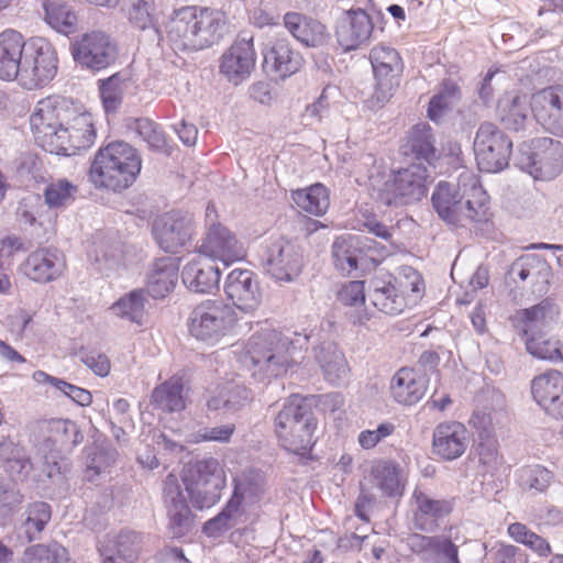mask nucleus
I'll return each mask as SVG.
<instances>
[{"mask_svg":"<svg viewBox=\"0 0 563 563\" xmlns=\"http://www.w3.org/2000/svg\"><path fill=\"white\" fill-rule=\"evenodd\" d=\"M309 336L298 332L291 335L272 329L254 333L245 344L244 364L252 365V375L258 380H271L286 374L303 358Z\"/></svg>","mask_w":563,"mask_h":563,"instance_id":"obj_1","label":"nucleus"},{"mask_svg":"<svg viewBox=\"0 0 563 563\" xmlns=\"http://www.w3.org/2000/svg\"><path fill=\"white\" fill-rule=\"evenodd\" d=\"M357 224L360 229L366 230L368 233L385 241H389L393 238V228L379 221L373 213H362L361 218L357 219Z\"/></svg>","mask_w":563,"mask_h":563,"instance_id":"obj_62","label":"nucleus"},{"mask_svg":"<svg viewBox=\"0 0 563 563\" xmlns=\"http://www.w3.org/2000/svg\"><path fill=\"white\" fill-rule=\"evenodd\" d=\"M302 64L301 54L292 48L287 38H277L264 54L265 71L278 79H286L296 74Z\"/></svg>","mask_w":563,"mask_h":563,"instance_id":"obj_32","label":"nucleus"},{"mask_svg":"<svg viewBox=\"0 0 563 563\" xmlns=\"http://www.w3.org/2000/svg\"><path fill=\"white\" fill-rule=\"evenodd\" d=\"M51 517V507L46 503L35 501L27 507L23 527L29 541L34 540L44 530Z\"/></svg>","mask_w":563,"mask_h":563,"instance_id":"obj_55","label":"nucleus"},{"mask_svg":"<svg viewBox=\"0 0 563 563\" xmlns=\"http://www.w3.org/2000/svg\"><path fill=\"white\" fill-rule=\"evenodd\" d=\"M373 30V20L365 10L350 9L338 19L335 36L342 49L350 52L366 44Z\"/></svg>","mask_w":563,"mask_h":563,"instance_id":"obj_24","label":"nucleus"},{"mask_svg":"<svg viewBox=\"0 0 563 563\" xmlns=\"http://www.w3.org/2000/svg\"><path fill=\"white\" fill-rule=\"evenodd\" d=\"M429 377L420 369L401 367L391 379L390 390L394 399L401 405L412 406L424 396Z\"/></svg>","mask_w":563,"mask_h":563,"instance_id":"obj_34","label":"nucleus"},{"mask_svg":"<svg viewBox=\"0 0 563 563\" xmlns=\"http://www.w3.org/2000/svg\"><path fill=\"white\" fill-rule=\"evenodd\" d=\"M525 344L527 352L536 358L550 362L563 361L559 341L547 338L545 333H532L525 336Z\"/></svg>","mask_w":563,"mask_h":563,"instance_id":"obj_51","label":"nucleus"},{"mask_svg":"<svg viewBox=\"0 0 563 563\" xmlns=\"http://www.w3.org/2000/svg\"><path fill=\"white\" fill-rule=\"evenodd\" d=\"M235 431L233 423L222 424L218 427H203L195 433V441H214L220 443H227L230 441L232 434Z\"/></svg>","mask_w":563,"mask_h":563,"instance_id":"obj_60","label":"nucleus"},{"mask_svg":"<svg viewBox=\"0 0 563 563\" xmlns=\"http://www.w3.org/2000/svg\"><path fill=\"white\" fill-rule=\"evenodd\" d=\"M238 321L235 309L222 299H208L194 308L189 317V332L198 341L210 345L224 338Z\"/></svg>","mask_w":563,"mask_h":563,"instance_id":"obj_9","label":"nucleus"},{"mask_svg":"<svg viewBox=\"0 0 563 563\" xmlns=\"http://www.w3.org/2000/svg\"><path fill=\"white\" fill-rule=\"evenodd\" d=\"M163 498L168 519V531L174 538L186 536L192 528L194 514L187 503L176 475L169 474L164 481Z\"/></svg>","mask_w":563,"mask_h":563,"instance_id":"obj_21","label":"nucleus"},{"mask_svg":"<svg viewBox=\"0 0 563 563\" xmlns=\"http://www.w3.org/2000/svg\"><path fill=\"white\" fill-rule=\"evenodd\" d=\"M413 504V525L418 530L432 532L438 528L439 520L453 510L452 501L434 498L417 486L411 495Z\"/></svg>","mask_w":563,"mask_h":563,"instance_id":"obj_27","label":"nucleus"},{"mask_svg":"<svg viewBox=\"0 0 563 563\" xmlns=\"http://www.w3.org/2000/svg\"><path fill=\"white\" fill-rule=\"evenodd\" d=\"M531 106L528 103L526 96L505 95L498 100L496 113L505 129L518 132L523 130L530 110L534 112V98ZM536 115V113H533ZM537 119V117H534Z\"/></svg>","mask_w":563,"mask_h":563,"instance_id":"obj_38","label":"nucleus"},{"mask_svg":"<svg viewBox=\"0 0 563 563\" xmlns=\"http://www.w3.org/2000/svg\"><path fill=\"white\" fill-rule=\"evenodd\" d=\"M178 261L175 257H159L151 265L146 275L145 292L153 299L166 298L178 280Z\"/></svg>","mask_w":563,"mask_h":563,"instance_id":"obj_36","label":"nucleus"},{"mask_svg":"<svg viewBox=\"0 0 563 563\" xmlns=\"http://www.w3.org/2000/svg\"><path fill=\"white\" fill-rule=\"evenodd\" d=\"M374 486L387 498H400L405 493L407 478L400 465L394 461H380L372 468Z\"/></svg>","mask_w":563,"mask_h":563,"instance_id":"obj_41","label":"nucleus"},{"mask_svg":"<svg viewBox=\"0 0 563 563\" xmlns=\"http://www.w3.org/2000/svg\"><path fill=\"white\" fill-rule=\"evenodd\" d=\"M431 202L439 218L452 227L466 228L488 219V195L471 173H462L456 185L440 181L432 192Z\"/></svg>","mask_w":563,"mask_h":563,"instance_id":"obj_2","label":"nucleus"},{"mask_svg":"<svg viewBox=\"0 0 563 563\" xmlns=\"http://www.w3.org/2000/svg\"><path fill=\"white\" fill-rule=\"evenodd\" d=\"M181 279L189 290L207 294L218 287L220 271L209 261L194 260L183 268Z\"/></svg>","mask_w":563,"mask_h":563,"instance_id":"obj_39","label":"nucleus"},{"mask_svg":"<svg viewBox=\"0 0 563 563\" xmlns=\"http://www.w3.org/2000/svg\"><path fill=\"white\" fill-rule=\"evenodd\" d=\"M63 254L55 249H38L32 252L22 265L26 277L36 283H48L56 279L65 269Z\"/></svg>","mask_w":563,"mask_h":563,"instance_id":"obj_33","label":"nucleus"},{"mask_svg":"<svg viewBox=\"0 0 563 563\" xmlns=\"http://www.w3.org/2000/svg\"><path fill=\"white\" fill-rule=\"evenodd\" d=\"M183 483L194 507L202 510L219 501L225 477L219 470V462L209 457L189 466L183 474Z\"/></svg>","mask_w":563,"mask_h":563,"instance_id":"obj_11","label":"nucleus"},{"mask_svg":"<svg viewBox=\"0 0 563 563\" xmlns=\"http://www.w3.org/2000/svg\"><path fill=\"white\" fill-rule=\"evenodd\" d=\"M153 4V0H132L129 10L130 21L141 30L154 26Z\"/></svg>","mask_w":563,"mask_h":563,"instance_id":"obj_57","label":"nucleus"},{"mask_svg":"<svg viewBox=\"0 0 563 563\" xmlns=\"http://www.w3.org/2000/svg\"><path fill=\"white\" fill-rule=\"evenodd\" d=\"M137 247L123 242L117 234L98 236L89 257L95 268L106 276L132 265L137 257Z\"/></svg>","mask_w":563,"mask_h":563,"instance_id":"obj_20","label":"nucleus"},{"mask_svg":"<svg viewBox=\"0 0 563 563\" xmlns=\"http://www.w3.org/2000/svg\"><path fill=\"white\" fill-rule=\"evenodd\" d=\"M246 521L245 510H240L235 498H229L221 511L203 523L202 532L208 538H220L232 529H239Z\"/></svg>","mask_w":563,"mask_h":563,"instance_id":"obj_43","label":"nucleus"},{"mask_svg":"<svg viewBox=\"0 0 563 563\" xmlns=\"http://www.w3.org/2000/svg\"><path fill=\"white\" fill-rule=\"evenodd\" d=\"M291 198L301 211L316 217L323 216L330 206L329 191L320 183L303 189L294 190Z\"/></svg>","mask_w":563,"mask_h":563,"instance_id":"obj_45","label":"nucleus"},{"mask_svg":"<svg viewBox=\"0 0 563 563\" xmlns=\"http://www.w3.org/2000/svg\"><path fill=\"white\" fill-rule=\"evenodd\" d=\"M68 111L69 101L65 97L48 96L36 103L30 117V125L35 142L46 152L68 155Z\"/></svg>","mask_w":563,"mask_h":563,"instance_id":"obj_6","label":"nucleus"},{"mask_svg":"<svg viewBox=\"0 0 563 563\" xmlns=\"http://www.w3.org/2000/svg\"><path fill=\"white\" fill-rule=\"evenodd\" d=\"M433 453L445 461L462 456L467 448V430L461 422L439 423L432 435Z\"/></svg>","mask_w":563,"mask_h":563,"instance_id":"obj_31","label":"nucleus"},{"mask_svg":"<svg viewBox=\"0 0 563 563\" xmlns=\"http://www.w3.org/2000/svg\"><path fill=\"white\" fill-rule=\"evenodd\" d=\"M369 60L375 77L374 97L379 104H384L399 86L404 69L399 53L389 46L377 45L371 49Z\"/></svg>","mask_w":563,"mask_h":563,"instance_id":"obj_18","label":"nucleus"},{"mask_svg":"<svg viewBox=\"0 0 563 563\" xmlns=\"http://www.w3.org/2000/svg\"><path fill=\"white\" fill-rule=\"evenodd\" d=\"M194 218L188 212L170 211L156 218L152 224V235L166 253H178L186 247L194 235Z\"/></svg>","mask_w":563,"mask_h":563,"instance_id":"obj_19","label":"nucleus"},{"mask_svg":"<svg viewBox=\"0 0 563 563\" xmlns=\"http://www.w3.org/2000/svg\"><path fill=\"white\" fill-rule=\"evenodd\" d=\"M141 169L137 150L124 141H115L99 148L89 176L96 187L121 192L135 183Z\"/></svg>","mask_w":563,"mask_h":563,"instance_id":"obj_4","label":"nucleus"},{"mask_svg":"<svg viewBox=\"0 0 563 563\" xmlns=\"http://www.w3.org/2000/svg\"><path fill=\"white\" fill-rule=\"evenodd\" d=\"M537 121L549 132L563 136V86L542 89L534 98Z\"/></svg>","mask_w":563,"mask_h":563,"instance_id":"obj_29","label":"nucleus"},{"mask_svg":"<svg viewBox=\"0 0 563 563\" xmlns=\"http://www.w3.org/2000/svg\"><path fill=\"white\" fill-rule=\"evenodd\" d=\"M218 218L214 205L209 203L206 208L208 231L199 246L200 253L207 257L221 261L225 266L241 261L245 256L243 244L224 225L216 222Z\"/></svg>","mask_w":563,"mask_h":563,"instance_id":"obj_16","label":"nucleus"},{"mask_svg":"<svg viewBox=\"0 0 563 563\" xmlns=\"http://www.w3.org/2000/svg\"><path fill=\"white\" fill-rule=\"evenodd\" d=\"M517 476L519 486L523 490L533 493L545 492L553 481V473L539 464L521 467Z\"/></svg>","mask_w":563,"mask_h":563,"instance_id":"obj_52","label":"nucleus"},{"mask_svg":"<svg viewBox=\"0 0 563 563\" xmlns=\"http://www.w3.org/2000/svg\"><path fill=\"white\" fill-rule=\"evenodd\" d=\"M339 300L351 307H356L365 302V284L362 280H352L345 284L338 294Z\"/></svg>","mask_w":563,"mask_h":563,"instance_id":"obj_61","label":"nucleus"},{"mask_svg":"<svg viewBox=\"0 0 563 563\" xmlns=\"http://www.w3.org/2000/svg\"><path fill=\"white\" fill-rule=\"evenodd\" d=\"M96 136L92 115L89 112L73 117V155L90 148L95 144Z\"/></svg>","mask_w":563,"mask_h":563,"instance_id":"obj_53","label":"nucleus"},{"mask_svg":"<svg viewBox=\"0 0 563 563\" xmlns=\"http://www.w3.org/2000/svg\"><path fill=\"white\" fill-rule=\"evenodd\" d=\"M253 36L239 35L220 58V73L232 84L246 80L255 68Z\"/></svg>","mask_w":563,"mask_h":563,"instance_id":"obj_22","label":"nucleus"},{"mask_svg":"<svg viewBox=\"0 0 563 563\" xmlns=\"http://www.w3.org/2000/svg\"><path fill=\"white\" fill-rule=\"evenodd\" d=\"M474 153L481 172L499 173L509 165L512 141L494 123L484 122L475 135Z\"/></svg>","mask_w":563,"mask_h":563,"instance_id":"obj_13","label":"nucleus"},{"mask_svg":"<svg viewBox=\"0 0 563 563\" xmlns=\"http://www.w3.org/2000/svg\"><path fill=\"white\" fill-rule=\"evenodd\" d=\"M283 21L288 32L307 47L322 46L329 40L327 26L317 19L299 12H287Z\"/></svg>","mask_w":563,"mask_h":563,"instance_id":"obj_37","label":"nucleus"},{"mask_svg":"<svg viewBox=\"0 0 563 563\" xmlns=\"http://www.w3.org/2000/svg\"><path fill=\"white\" fill-rule=\"evenodd\" d=\"M221 12L195 5L174 10L166 24L167 40L175 52L192 53L219 43L223 36Z\"/></svg>","mask_w":563,"mask_h":563,"instance_id":"obj_3","label":"nucleus"},{"mask_svg":"<svg viewBox=\"0 0 563 563\" xmlns=\"http://www.w3.org/2000/svg\"><path fill=\"white\" fill-rule=\"evenodd\" d=\"M154 408L166 412L185 409L184 384L179 378H172L155 387L151 395Z\"/></svg>","mask_w":563,"mask_h":563,"instance_id":"obj_46","label":"nucleus"},{"mask_svg":"<svg viewBox=\"0 0 563 563\" xmlns=\"http://www.w3.org/2000/svg\"><path fill=\"white\" fill-rule=\"evenodd\" d=\"M57 64V55L51 43L42 37L32 38L15 80L27 90L42 88L56 76Z\"/></svg>","mask_w":563,"mask_h":563,"instance_id":"obj_12","label":"nucleus"},{"mask_svg":"<svg viewBox=\"0 0 563 563\" xmlns=\"http://www.w3.org/2000/svg\"><path fill=\"white\" fill-rule=\"evenodd\" d=\"M118 57L117 41L100 31L85 33L73 44V59L93 71L109 68L115 64Z\"/></svg>","mask_w":563,"mask_h":563,"instance_id":"obj_17","label":"nucleus"},{"mask_svg":"<svg viewBox=\"0 0 563 563\" xmlns=\"http://www.w3.org/2000/svg\"><path fill=\"white\" fill-rule=\"evenodd\" d=\"M553 313L554 307L549 299H544L538 305L518 311L516 319L522 335L528 336L532 333H541L537 330L543 327L547 323V319L551 318Z\"/></svg>","mask_w":563,"mask_h":563,"instance_id":"obj_47","label":"nucleus"},{"mask_svg":"<svg viewBox=\"0 0 563 563\" xmlns=\"http://www.w3.org/2000/svg\"><path fill=\"white\" fill-rule=\"evenodd\" d=\"M224 292L235 311L251 312L261 302L258 280L250 269L235 268L230 272L224 282Z\"/></svg>","mask_w":563,"mask_h":563,"instance_id":"obj_23","label":"nucleus"},{"mask_svg":"<svg viewBox=\"0 0 563 563\" xmlns=\"http://www.w3.org/2000/svg\"><path fill=\"white\" fill-rule=\"evenodd\" d=\"M484 413H474L470 422L479 430L481 441L477 445L479 462L483 465L495 466L498 462L497 441L490 437L486 424L489 422Z\"/></svg>","mask_w":563,"mask_h":563,"instance_id":"obj_49","label":"nucleus"},{"mask_svg":"<svg viewBox=\"0 0 563 563\" xmlns=\"http://www.w3.org/2000/svg\"><path fill=\"white\" fill-rule=\"evenodd\" d=\"M132 85V75L128 69L98 80L100 98L106 112H115L119 109L125 91L130 89Z\"/></svg>","mask_w":563,"mask_h":563,"instance_id":"obj_44","label":"nucleus"},{"mask_svg":"<svg viewBox=\"0 0 563 563\" xmlns=\"http://www.w3.org/2000/svg\"><path fill=\"white\" fill-rule=\"evenodd\" d=\"M45 20L57 32L68 35L70 30V8L67 0H45Z\"/></svg>","mask_w":563,"mask_h":563,"instance_id":"obj_56","label":"nucleus"},{"mask_svg":"<svg viewBox=\"0 0 563 563\" xmlns=\"http://www.w3.org/2000/svg\"><path fill=\"white\" fill-rule=\"evenodd\" d=\"M531 394L545 412L563 418V374L553 369L534 377Z\"/></svg>","mask_w":563,"mask_h":563,"instance_id":"obj_30","label":"nucleus"},{"mask_svg":"<svg viewBox=\"0 0 563 563\" xmlns=\"http://www.w3.org/2000/svg\"><path fill=\"white\" fill-rule=\"evenodd\" d=\"M413 553L424 563H462L459 555V545L450 536H424L415 533L409 539Z\"/></svg>","mask_w":563,"mask_h":563,"instance_id":"obj_25","label":"nucleus"},{"mask_svg":"<svg viewBox=\"0 0 563 563\" xmlns=\"http://www.w3.org/2000/svg\"><path fill=\"white\" fill-rule=\"evenodd\" d=\"M404 283L391 274H377L369 279L368 298L380 312L397 316L421 297L424 284L420 274L408 268Z\"/></svg>","mask_w":563,"mask_h":563,"instance_id":"obj_8","label":"nucleus"},{"mask_svg":"<svg viewBox=\"0 0 563 563\" xmlns=\"http://www.w3.org/2000/svg\"><path fill=\"white\" fill-rule=\"evenodd\" d=\"M112 310L120 318L141 324L145 314V290L130 291L112 306Z\"/></svg>","mask_w":563,"mask_h":563,"instance_id":"obj_50","label":"nucleus"},{"mask_svg":"<svg viewBox=\"0 0 563 563\" xmlns=\"http://www.w3.org/2000/svg\"><path fill=\"white\" fill-rule=\"evenodd\" d=\"M386 246L376 241L356 234L338 236L332 244L334 267L344 275L367 268L368 262L375 263L374 254L384 255Z\"/></svg>","mask_w":563,"mask_h":563,"instance_id":"obj_14","label":"nucleus"},{"mask_svg":"<svg viewBox=\"0 0 563 563\" xmlns=\"http://www.w3.org/2000/svg\"><path fill=\"white\" fill-rule=\"evenodd\" d=\"M515 164L538 180H552L563 169V146L560 141L539 137L519 146Z\"/></svg>","mask_w":563,"mask_h":563,"instance_id":"obj_10","label":"nucleus"},{"mask_svg":"<svg viewBox=\"0 0 563 563\" xmlns=\"http://www.w3.org/2000/svg\"><path fill=\"white\" fill-rule=\"evenodd\" d=\"M70 195V184L67 180H59L47 186L44 196L51 207L62 206Z\"/></svg>","mask_w":563,"mask_h":563,"instance_id":"obj_63","label":"nucleus"},{"mask_svg":"<svg viewBox=\"0 0 563 563\" xmlns=\"http://www.w3.org/2000/svg\"><path fill=\"white\" fill-rule=\"evenodd\" d=\"M401 150L405 156L424 164L428 169L434 168L440 159L433 130L427 122L417 123L408 131Z\"/></svg>","mask_w":563,"mask_h":563,"instance_id":"obj_28","label":"nucleus"},{"mask_svg":"<svg viewBox=\"0 0 563 563\" xmlns=\"http://www.w3.org/2000/svg\"><path fill=\"white\" fill-rule=\"evenodd\" d=\"M144 536L141 532L122 529L119 533L108 534L98 547L103 563H132L137 559Z\"/></svg>","mask_w":563,"mask_h":563,"instance_id":"obj_26","label":"nucleus"},{"mask_svg":"<svg viewBox=\"0 0 563 563\" xmlns=\"http://www.w3.org/2000/svg\"><path fill=\"white\" fill-rule=\"evenodd\" d=\"M25 563H67L58 558L45 545L36 544L29 548L24 554Z\"/></svg>","mask_w":563,"mask_h":563,"instance_id":"obj_64","label":"nucleus"},{"mask_svg":"<svg viewBox=\"0 0 563 563\" xmlns=\"http://www.w3.org/2000/svg\"><path fill=\"white\" fill-rule=\"evenodd\" d=\"M26 46L24 36L16 30L7 29L0 33V79L8 81L16 79Z\"/></svg>","mask_w":563,"mask_h":563,"instance_id":"obj_35","label":"nucleus"},{"mask_svg":"<svg viewBox=\"0 0 563 563\" xmlns=\"http://www.w3.org/2000/svg\"><path fill=\"white\" fill-rule=\"evenodd\" d=\"M385 175L383 165H374L368 174L372 188L377 190V199L385 206L412 205L427 196V184L431 175L424 164L412 163L393 172L386 180H384Z\"/></svg>","mask_w":563,"mask_h":563,"instance_id":"obj_5","label":"nucleus"},{"mask_svg":"<svg viewBox=\"0 0 563 563\" xmlns=\"http://www.w3.org/2000/svg\"><path fill=\"white\" fill-rule=\"evenodd\" d=\"M260 497V487L247 479L234 478V487L230 498H235L240 510L245 506L255 503Z\"/></svg>","mask_w":563,"mask_h":563,"instance_id":"obj_59","label":"nucleus"},{"mask_svg":"<svg viewBox=\"0 0 563 563\" xmlns=\"http://www.w3.org/2000/svg\"><path fill=\"white\" fill-rule=\"evenodd\" d=\"M550 267L544 258L537 254H526L516 260L509 267L511 279L527 280L529 277L537 280L549 276Z\"/></svg>","mask_w":563,"mask_h":563,"instance_id":"obj_48","label":"nucleus"},{"mask_svg":"<svg viewBox=\"0 0 563 563\" xmlns=\"http://www.w3.org/2000/svg\"><path fill=\"white\" fill-rule=\"evenodd\" d=\"M129 128L134 131L154 151L166 146V135L161 126L148 118L134 119Z\"/></svg>","mask_w":563,"mask_h":563,"instance_id":"obj_54","label":"nucleus"},{"mask_svg":"<svg viewBox=\"0 0 563 563\" xmlns=\"http://www.w3.org/2000/svg\"><path fill=\"white\" fill-rule=\"evenodd\" d=\"M84 478L87 482L95 483L101 475L109 472L115 463L118 452L111 445L99 443L95 440L92 445L85 446L84 451Z\"/></svg>","mask_w":563,"mask_h":563,"instance_id":"obj_42","label":"nucleus"},{"mask_svg":"<svg viewBox=\"0 0 563 563\" xmlns=\"http://www.w3.org/2000/svg\"><path fill=\"white\" fill-rule=\"evenodd\" d=\"M303 250L296 240L284 236L272 239L265 246L264 267L279 283H292L303 267Z\"/></svg>","mask_w":563,"mask_h":563,"instance_id":"obj_15","label":"nucleus"},{"mask_svg":"<svg viewBox=\"0 0 563 563\" xmlns=\"http://www.w3.org/2000/svg\"><path fill=\"white\" fill-rule=\"evenodd\" d=\"M314 358L329 383L340 385L346 378L349 365L343 352L335 343L324 341L314 347Z\"/></svg>","mask_w":563,"mask_h":563,"instance_id":"obj_40","label":"nucleus"},{"mask_svg":"<svg viewBox=\"0 0 563 563\" xmlns=\"http://www.w3.org/2000/svg\"><path fill=\"white\" fill-rule=\"evenodd\" d=\"M223 391L227 401V411L235 412L242 407H244L247 401L251 399V390L246 387L235 384V383H225L223 386Z\"/></svg>","mask_w":563,"mask_h":563,"instance_id":"obj_58","label":"nucleus"},{"mask_svg":"<svg viewBox=\"0 0 563 563\" xmlns=\"http://www.w3.org/2000/svg\"><path fill=\"white\" fill-rule=\"evenodd\" d=\"M317 422L309 405L292 395L275 418V432L284 449L300 456L311 452Z\"/></svg>","mask_w":563,"mask_h":563,"instance_id":"obj_7","label":"nucleus"}]
</instances>
